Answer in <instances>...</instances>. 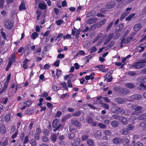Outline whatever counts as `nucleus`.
Instances as JSON below:
<instances>
[{
  "instance_id": "6",
  "label": "nucleus",
  "mask_w": 146,
  "mask_h": 146,
  "mask_svg": "<svg viewBox=\"0 0 146 146\" xmlns=\"http://www.w3.org/2000/svg\"><path fill=\"white\" fill-rule=\"evenodd\" d=\"M80 34V31L76 29L75 27L72 30L71 34L72 35H75L76 37H78Z\"/></svg>"
},
{
  "instance_id": "8",
  "label": "nucleus",
  "mask_w": 146,
  "mask_h": 146,
  "mask_svg": "<svg viewBox=\"0 0 146 146\" xmlns=\"http://www.w3.org/2000/svg\"><path fill=\"white\" fill-rule=\"evenodd\" d=\"M123 141L122 139L119 137H116L113 139V142L115 144H119Z\"/></svg>"
},
{
  "instance_id": "9",
  "label": "nucleus",
  "mask_w": 146,
  "mask_h": 146,
  "mask_svg": "<svg viewBox=\"0 0 146 146\" xmlns=\"http://www.w3.org/2000/svg\"><path fill=\"white\" fill-rule=\"evenodd\" d=\"M112 110L115 113L119 114L122 112V108L118 107H113L112 108Z\"/></svg>"
},
{
  "instance_id": "51",
  "label": "nucleus",
  "mask_w": 146,
  "mask_h": 146,
  "mask_svg": "<svg viewBox=\"0 0 146 146\" xmlns=\"http://www.w3.org/2000/svg\"><path fill=\"white\" fill-rule=\"evenodd\" d=\"M130 76H134L136 74V73L133 71L129 72L127 73Z\"/></svg>"
},
{
  "instance_id": "57",
  "label": "nucleus",
  "mask_w": 146,
  "mask_h": 146,
  "mask_svg": "<svg viewBox=\"0 0 146 146\" xmlns=\"http://www.w3.org/2000/svg\"><path fill=\"white\" fill-rule=\"evenodd\" d=\"M61 84L62 86V87L64 88L65 89H66L67 88V84L66 83L64 82L61 83Z\"/></svg>"
},
{
  "instance_id": "27",
  "label": "nucleus",
  "mask_w": 146,
  "mask_h": 146,
  "mask_svg": "<svg viewBox=\"0 0 146 146\" xmlns=\"http://www.w3.org/2000/svg\"><path fill=\"white\" fill-rule=\"evenodd\" d=\"M58 123V119H55L53 121L52 127L54 128L56 127Z\"/></svg>"
},
{
  "instance_id": "48",
  "label": "nucleus",
  "mask_w": 146,
  "mask_h": 146,
  "mask_svg": "<svg viewBox=\"0 0 146 146\" xmlns=\"http://www.w3.org/2000/svg\"><path fill=\"white\" fill-rule=\"evenodd\" d=\"M71 38V36L69 34H67L66 35L64 36L63 37V39L64 40H65L68 39H70Z\"/></svg>"
},
{
  "instance_id": "5",
  "label": "nucleus",
  "mask_w": 146,
  "mask_h": 146,
  "mask_svg": "<svg viewBox=\"0 0 146 146\" xmlns=\"http://www.w3.org/2000/svg\"><path fill=\"white\" fill-rule=\"evenodd\" d=\"M133 38V37H127L126 38H123L122 39L121 43L122 44H126L130 42L131 40Z\"/></svg>"
},
{
  "instance_id": "25",
  "label": "nucleus",
  "mask_w": 146,
  "mask_h": 146,
  "mask_svg": "<svg viewBox=\"0 0 146 146\" xmlns=\"http://www.w3.org/2000/svg\"><path fill=\"white\" fill-rule=\"evenodd\" d=\"M145 88L146 86L142 83H141L140 85L137 87L138 90H145Z\"/></svg>"
},
{
  "instance_id": "58",
  "label": "nucleus",
  "mask_w": 146,
  "mask_h": 146,
  "mask_svg": "<svg viewBox=\"0 0 146 146\" xmlns=\"http://www.w3.org/2000/svg\"><path fill=\"white\" fill-rule=\"evenodd\" d=\"M49 133V130L47 129H44L43 131V133L45 135H47Z\"/></svg>"
},
{
  "instance_id": "11",
  "label": "nucleus",
  "mask_w": 146,
  "mask_h": 146,
  "mask_svg": "<svg viewBox=\"0 0 146 146\" xmlns=\"http://www.w3.org/2000/svg\"><path fill=\"white\" fill-rule=\"evenodd\" d=\"M86 120L88 123L92 124L93 126H96L97 125L96 123V122H93L92 119L89 116L86 117Z\"/></svg>"
},
{
  "instance_id": "64",
  "label": "nucleus",
  "mask_w": 146,
  "mask_h": 146,
  "mask_svg": "<svg viewBox=\"0 0 146 146\" xmlns=\"http://www.w3.org/2000/svg\"><path fill=\"white\" fill-rule=\"evenodd\" d=\"M75 136V134L73 133H71L69 136V138L70 139H72Z\"/></svg>"
},
{
  "instance_id": "15",
  "label": "nucleus",
  "mask_w": 146,
  "mask_h": 146,
  "mask_svg": "<svg viewBox=\"0 0 146 146\" xmlns=\"http://www.w3.org/2000/svg\"><path fill=\"white\" fill-rule=\"evenodd\" d=\"M46 6L47 5L44 2L40 3L38 4L39 7L41 9H45L46 8Z\"/></svg>"
},
{
  "instance_id": "38",
  "label": "nucleus",
  "mask_w": 146,
  "mask_h": 146,
  "mask_svg": "<svg viewBox=\"0 0 146 146\" xmlns=\"http://www.w3.org/2000/svg\"><path fill=\"white\" fill-rule=\"evenodd\" d=\"M101 132L99 131H97L95 134V137H98L101 136Z\"/></svg>"
},
{
  "instance_id": "59",
  "label": "nucleus",
  "mask_w": 146,
  "mask_h": 146,
  "mask_svg": "<svg viewBox=\"0 0 146 146\" xmlns=\"http://www.w3.org/2000/svg\"><path fill=\"white\" fill-rule=\"evenodd\" d=\"M64 55L63 54H58L57 56V58H64Z\"/></svg>"
},
{
  "instance_id": "35",
  "label": "nucleus",
  "mask_w": 146,
  "mask_h": 146,
  "mask_svg": "<svg viewBox=\"0 0 146 146\" xmlns=\"http://www.w3.org/2000/svg\"><path fill=\"white\" fill-rule=\"evenodd\" d=\"M98 126L102 129H106L107 128V126L103 123H98Z\"/></svg>"
},
{
  "instance_id": "30",
  "label": "nucleus",
  "mask_w": 146,
  "mask_h": 146,
  "mask_svg": "<svg viewBox=\"0 0 146 146\" xmlns=\"http://www.w3.org/2000/svg\"><path fill=\"white\" fill-rule=\"evenodd\" d=\"M38 36V33L36 32H35L33 33L31 36V38L35 40L36 37Z\"/></svg>"
},
{
  "instance_id": "42",
  "label": "nucleus",
  "mask_w": 146,
  "mask_h": 146,
  "mask_svg": "<svg viewBox=\"0 0 146 146\" xmlns=\"http://www.w3.org/2000/svg\"><path fill=\"white\" fill-rule=\"evenodd\" d=\"M5 120L7 122H9L10 120V115L8 114L6 115L5 117Z\"/></svg>"
},
{
  "instance_id": "4",
  "label": "nucleus",
  "mask_w": 146,
  "mask_h": 146,
  "mask_svg": "<svg viewBox=\"0 0 146 146\" xmlns=\"http://www.w3.org/2000/svg\"><path fill=\"white\" fill-rule=\"evenodd\" d=\"M106 23V20L105 19H102L100 22L98 24H94L92 26H96L98 28H100L104 25Z\"/></svg>"
},
{
  "instance_id": "21",
  "label": "nucleus",
  "mask_w": 146,
  "mask_h": 146,
  "mask_svg": "<svg viewBox=\"0 0 146 146\" xmlns=\"http://www.w3.org/2000/svg\"><path fill=\"white\" fill-rule=\"evenodd\" d=\"M139 127H141L143 129L146 130V120L142 121L141 123L139 125Z\"/></svg>"
},
{
  "instance_id": "50",
  "label": "nucleus",
  "mask_w": 146,
  "mask_h": 146,
  "mask_svg": "<svg viewBox=\"0 0 146 146\" xmlns=\"http://www.w3.org/2000/svg\"><path fill=\"white\" fill-rule=\"evenodd\" d=\"M114 34L113 33H111L109 35L107 38L109 40H110L112 38Z\"/></svg>"
},
{
  "instance_id": "54",
  "label": "nucleus",
  "mask_w": 146,
  "mask_h": 146,
  "mask_svg": "<svg viewBox=\"0 0 146 146\" xmlns=\"http://www.w3.org/2000/svg\"><path fill=\"white\" fill-rule=\"evenodd\" d=\"M92 56L91 55H89L88 56H86L85 57V59L86 60L87 62H88L89 60L91 58Z\"/></svg>"
},
{
  "instance_id": "49",
  "label": "nucleus",
  "mask_w": 146,
  "mask_h": 146,
  "mask_svg": "<svg viewBox=\"0 0 146 146\" xmlns=\"http://www.w3.org/2000/svg\"><path fill=\"white\" fill-rule=\"evenodd\" d=\"M60 62V61L59 60H57L54 62V65L56 67H58L59 66Z\"/></svg>"
},
{
  "instance_id": "7",
  "label": "nucleus",
  "mask_w": 146,
  "mask_h": 146,
  "mask_svg": "<svg viewBox=\"0 0 146 146\" xmlns=\"http://www.w3.org/2000/svg\"><path fill=\"white\" fill-rule=\"evenodd\" d=\"M142 27L141 24L140 23L135 24L134 26L133 29L135 31L137 32L139 31Z\"/></svg>"
},
{
  "instance_id": "61",
  "label": "nucleus",
  "mask_w": 146,
  "mask_h": 146,
  "mask_svg": "<svg viewBox=\"0 0 146 146\" xmlns=\"http://www.w3.org/2000/svg\"><path fill=\"white\" fill-rule=\"evenodd\" d=\"M62 5L63 7H64L67 5V4L66 0H64L62 2Z\"/></svg>"
},
{
  "instance_id": "56",
  "label": "nucleus",
  "mask_w": 146,
  "mask_h": 146,
  "mask_svg": "<svg viewBox=\"0 0 146 146\" xmlns=\"http://www.w3.org/2000/svg\"><path fill=\"white\" fill-rule=\"evenodd\" d=\"M138 79L142 80V81L144 82H146V77L145 76L141 77L139 78Z\"/></svg>"
},
{
  "instance_id": "1",
  "label": "nucleus",
  "mask_w": 146,
  "mask_h": 146,
  "mask_svg": "<svg viewBox=\"0 0 146 146\" xmlns=\"http://www.w3.org/2000/svg\"><path fill=\"white\" fill-rule=\"evenodd\" d=\"M132 67H134L135 69H140L145 67V65L143 64L140 60L139 61L134 63L132 65Z\"/></svg>"
},
{
  "instance_id": "12",
  "label": "nucleus",
  "mask_w": 146,
  "mask_h": 146,
  "mask_svg": "<svg viewBox=\"0 0 146 146\" xmlns=\"http://www.w3.org/2000/svg\"><path fill=\"white\" fill-rule=\"evenodd\" d=\"M131 108L133 110H135L136 111H138L141 110L142 108L140 106H137L135 104H133L131 106Z\"/></svg>"
},
{
  "instance_id": "44",
  "label": "nucleus",
  "mask_w": 146,
  "mask_h": 146,
  "mask_svg": "<svg viewBox=\"0 0 146 146\" xmlns=\"http://www.w3.org/2000/svg\"><path fill=\"white\" fill-rule=\"evenodd\" d=\"M9 83L8 82H5L4 83V85L3 86V89L6 91L7 88L8 86Z\"/></svg>"
},
{
  "instance_id": "10",
  "label": "nucleus",
  "mask_w": 146,
  "mask_h": 146,
  "mask_svg": "<svg viewBox=\"0 0 146 146\" xmlns=\"http://www.w3.org/2000/svg\"><path fill=\"white\" fill-rule=\"evenodd\" d=\"M142 98V96L139 94L133 95L131 96L130 97L131 99L137 100H141Z\"/></svg>"
},
{
  "instance_id": "31",
  "label": "nucleus",
  "mask_w": 146,
  "mask_h": 146,
  "mask_svg": "<svg viewBox=\"0 0 146 146\" xmlns=\"http://www.w3.org/2000/svg\"><path fill=\"white\" fill-rule=\"evenodd\" d=\"M80 139L79 138L76 139L74 141V144L76 146L79 145L80 142Z\"/></svg>"
},
{
  "instance_id": "14",
  "label": "nucleus",
  "mask_w": 146,
  "mask_h": 146,
  "mask_svg": "<svg viewBox=\"0 0 146 146\" xmlns=\"http://www.w3.org/2000/svg\"><path fill=\"white\" fill-rule=\"evenodd\" d=\"M119 120L120 122L125 125H126L128 123V120L125 118L123 117H120Z\"/></svg>"
},
{
  "instance_id": "34",
  "label": "nucleus",
  "mask_w": 146,
  "mask_h": 146,
  "mask_svg": "<svg viewBox=\"0 0 146 146\" xmlns=\"http://www.w3.org/2000/svg\"><path fill=\"white\" fill-rule=\"evenodd\" d=\"M127 127L128 128L127 129L129 130H129H133L134 129L135 127L132 124H130L128 125L127 126Z\"/></svg>"
},
{
  "instance_id": "47",
  "label": "nucleus",
  "mask_w": 146,
  "mask_h": 146,
  "mask_svg": "<svg viewBox=\"0 0 146 146\" xmlns=\"http://www.w3.org/2000/svg\"><path fill=\"white\" fill-rule=\"evenodd\" d=\"M63 22L62 20H58L56 21V23L58 26L60 25Z\"/></svg>"
},
{
  "instance_id": "52",
  "label": "nucleus",
  "mask_w": 146,
  "mask_h": 146,
  "mask_svg": "<svg viewBox=\"0 0 146 146\" xmlns=\"http://www.w3.org/2000/svg\"><path fill=\"white\" fill-rule=\"evenodd\" d=\"M68 86L69 87L72 88V85L71 83V81L70 79H69L67 82Z\"/></svg>"
},
{
  "instance_id": "53",
  "label": "nucleus",
  "mask_w": 146,
  "mask_h": 146,
  "mask_svg": "<svg viewBox=\"0 0 146 146\" xmlns=\"http://www.w3.org/2000/svg\"><path fill=\"white\" fill-rule=\"evenodd\" d=\"M133 146H143V144L140 142H138L134 143Z\"/></svg>"
},
{
  "instance_id": "60",
  "label": "nucleus",
  "mask_w": 146,
  "mask_h": 146,
  "mask_svg": "<svg viewBox=\"0 0 146 146\" xmlns=\"http://www.w3.org/2000/svg\"><path fill=\"white\" fill-rule=\"evenodd\" d=\"M82 139L83 140H85L88 138V136L86 135H84L82 137Z\"/></svg>"
},
{
  "instance_id": "40",
  "label": "nucleus",
  "mask_w": 146,
  "mask_h": 146,
  "mask_svg": "<svg viewBox=\"0 0 146 146\" xmlns=\"http://www.w3.org/2000/svg\"><path fill=\"white\" fill-rule=\"evenodd\" d=\"M104 134L107 135H110L111 133V132L109 130H105L104 131Z\"/></svg>"
},
{
  "instance_id": "18",
  "label": "nucleus",
  "mask_w": 146,
  "mask_h": 146,
  "mask_svg": "<svg viewBox=\"0 0 146 146\" xmlns=\"http://www.w3.org/2000/svg\"><path fill=\"white\" fill-rule=\"evenodd\" d=\"M71 121L72 123L74 124L77 127H80L81 125L80 124L77 119H72L71 120Z\"/></svg>"
},
{
  "instance_id": "46",
  "label": "nucleus",
  "mask_w": 146,
  "mask_h": 146,
  "mask_svg": "<svg viewBox=\"0 0 146 146\" xmlns=\"http://www.w3.org/2000/svg\"><path fill=\"white\" fill-rule=\"evenodd\" d=\"M42 140L44 142H46L49 140V138L46 136H43L42 137Z\"/></svg>"
},
{
  "instance_id": "20",
  "label": "nucleus",
  "mask_w": 146,
  "mask_h": 146,
  "mask_svg": "<svg viewBox=\"0 0 146 146\" xmlns=\"http://www.w3.org/2000/svg\"><path fill=\"white\" fill-rule=\"evenodd\" d=\"M119 123L118 121L114 120L111 122V125L114 127H117L118 126Z\"/></svg>"
},
{
  "instance_id": "13",
  "label": "nucleus",
  "mask_w": 146,
  "mask_h": 146,
  "mask_svg": "<svg viewBox=\"0 0 146 146\" xmlns=\"http://www.w3.org/2000/svg\"><path fill=\"white\" fill-rule=\"evenodd\" d=\"M120 133L123 135H127L129 133V131L128 129H122L120 130Z\"/></svg>"
},
{
  "instance_id": "2",
  "label": "nucleus",
  "mask_w": 146,
  "mask_h": 146,
  "mask_svg": "<svg viewBox=\"0 0 146 146\" xmlns=\"http://www.w3.org/2000/svg\"><path fill=\"white\" fill-rule=\"evenodd\" d=\"M4 25L5 28L9 29H11L13 26V24L11 21L9 20H6L4 23Z\"/></svg>"
},
{
  "instance_id": "33",
  "label": "nucleus",
  "mask_w": 146,
  "mask_h": 146,
  "mask_svg": "<svg viewBox=\"0 0 146 146\" xmlns=\"http://www.w3.org/2000/svg\"><path fill=\"white\" fill-rule=\"evenodd\" d=\"M30 144L32 146H36V141L34 139H32L29 141Z\"/></svg>"
},
{
  "instance_id": "22",
  "label": "nucleus",
  "mask_w": 146,
  "mask_h": 146,
  "mask_svg": "<svg viewBox=\"0 0 146 146\" xmlns=\"http://www.w3.org/2000/svg\"><path fill=\"white\" fill-rule=\"evenodd\" d=\"M50 138L52 141L54 142L56 141L57 136L56 134H52L50 136Z\"/></svg>"
},
{
  "instance_id": "43",
  "label": "nucleus",
  "mask_w": 146,
  "mask_h": 146,
  "mask_svg": "<svg viewBox=\"0 0 146 146\" xmlns=\"http://www.w3.org/2000/svg\"><path fill=\"white\" fill-rule=\"evenodd\" d=\"M113 22L112 21L108 25L106 29L107 32L111 28V26L113 25Z\"/></svg>"
},
{
  "instance_id": "23",
  "label": "nucleus",
  "mask_w": 146,
  "mask_h": 146,
  "mask_svg": "<svg viewBox=\"0 0 146 146\" xmlns=\"http://www.w3.org/2000/svg\"><path fill=\"white\" fill-rule=\"evenodd\" d=\"M87 143L89 146H94L95 144L93 141L90 139H88L87 140Z\"/></svg>"
},
{
  "instance_id": "45",
  "label": "nucleus",
  "mask_w": 146,
  "mask_h": 146,
  "mask_svg": "<svg viewBox=\"0 0 146 146\" xmlns=\"http://www.w3.org/2000/svg\"><path fill=\"white\" fill-rule=\"evenodd\" d=\"M129 141L127 137H125L123 143L124 145H126L129 143Z\"/></svg>"
},
{
  "instance_id": "32",
  "label": "nucleus",
  "mask_w": 146,
  "mask_h": 146,
  "mask_svg": "<svg viewBox=\"0 0 146 146\" xmlns=\"http://www.w3.org/2000/svg\"><path fill=\"white\" fill-rule=\"evenodd\" d=\"M19 9L21 11L24 10L26 9L25 5L24 3H21L19 6Z\"/></svg>"
},
{
  "instance_id": "39",
  "label": "nucleus",
  "mask_w": 146,
  "mask_h": 146,
  "mask_svg": "<svg viewBox=\"0 0 146 146\" xmlns=\"http://www.w3.org/2000/svg\"><path fill=\"white\" fill-rule=\"evenodd\" d=\"M135 15L134 13H132L130 14L128 17H127L125 19L126 21H130L131 18Z\"/></svg>"
},
{
  "instance_id": "28",
  "label": "nucleus",
  "mask_w": 146,
  "mask_h": 146,
  "mask_svg": "<svg viewBox=\"0 0 146 146\" xmlns=\"http://www.w3.org/2000/svg\"><path fill=\"white\" fill-rule=\"evenodd\" d=\"M138 119L140 120H144L146 119V113L140 115L138 117Z\"/></svg>"
},
{
  "instance_id": "55",
  "label": "nucleus",
  "mask_w": 146,
  "mask_h": 146,
  "mask_svg": "<svg viewBox=\"0 0 146 146\" xmlns=\"http://www.w3.org/2000/svg\"><path fill=\"white\" fill-rule=\"evenodd\" d=\"M102 106L105 108L108 109L109 108V106L107 104L105 103H103L102 104Z\"/></svg>"
},
{
  "instance_id": "24",
  "label": "nucleus",
  "mask_w": 146,
  "mask_h": 146,
  "mask_svg": "<svg viewBox=\"0 0 146 146\" xmlns=\"http://www.w3.org/2000/svg\"><path fill=\"white\" fill-rule=\"evenodd\" d=\"M126 87L129 88H134L135 86V85L131 83H127L125 84Z\"/></svg>"
},
{
  "instance_id": "16",
  "label": "nucleus",
  "mask_w": 146,
  "mask_h": 146,
  "mask_svg": "<svg viewBox=\"0 0 146 146\" xmlns=\"http://www.w3.org/2000/svg\"><path fill=\"white\" fill-rule=\"evenodd\" d=\"M115 6V3L114 2H111L107 3L106 5V7L108 9L113 8Z\"/></svg>"
},
{
  "instance_id": "19",
  "label": "nucleus",
  "mask_w": 146,
  "mask_h": 146,
  "mask_svg": "<svg viewBox=\"0 0 146 146\" xmlns=\"http://www.w3.org/2000/svg\"><path fill=\"white\" fill-rule=\"evenodd\" d=\"M115 101L119 104H123L125 102V100L124 99L121 98H117L115 99Z\"/></svg>"
},
{
  "instance_id": "41",
  "label": "nucleus",
  "mask_w": 146,
  "mask_h": 146,
  "mask_svg": "<svg viewBox=\"0 0 146 146\" xmlns=\"http://www.w3.org/2000/svg\"><path fill=\"white\" fill-rule=\"evenodd\" d=\"M81 114V112L80 111H76L74 113H73V115L77 117L79 116Z\"/></svg>"
},
{
  "instance_id": "62",
  "label": "nucleus",
  "mask_w": 146,
  "mask_h": 146,
  "mask_svg": "<svg viewBox=\"0 0 146 146\" xmlns=\"http://www.w3.org/2000/svg\"><path fill=\"white\" fill-rule=\"evenodd\" d=\"M1 34L3 38L5 39H6V37L5 35V34L3 31H1Z\"/></svg>"
},
{
  "instance_id": "37",
  "label": "nucleus",
  "mask_w": 146,
  "mask_h": 146,
  "mask_svg": "<svg viewBox=\"0 0 146 146\" xmlns=\"http://www.w3.org/2000/svg\"><path fill=\"white\" fill-rule=\"evenodd\" d=\"M112 116L113 119L117 120H119L120 117V115L116 114H114L112 115Z\"/></svg>"
},
{
  "instance_id": "17",
  "label": "nucleus",
  "mask_w": 146,
  "mask_h": 146,
  "mask_svg": "<svg viewBox=\"0 0 146 146\" xmlns=\"http://www.w3.org/2000/svg\"><path fill=\"white\" fill-rule=\"evenodd\" d=\"M97 18H94L92 19H90L88 20L87 21V23L89 24H92L96 22L97 21Z\"/></svg>"
},
{
  "instance_id": "26",
  "label": "nucleus",
  "mask_w": 146,
  "mask_h": 146,
  "mask_svg": "<svg viewBox=\"0 0 146 146\" xmlns=\"http://www.w3.org/2000/svg\"><path fill=\"white\" fill-rule=\"evenodd\" d=\"M32 103V102L31 101L27 100L24 102V104L26 107H30Z\"/></svg>"
},
{
  "instance_id": "36",
  "label": "nucleus",
  "mask_w": 146,
  "mask_h": 146,
  "mask_svg": "<svg viewBox=\"0 0 146 146\" xmlns=\"http://www.w3.org/2000/svg\"><path fill=\"white\" fill-rule=\"evenodd\" d=\"M98 49L96 48L95 46H93L90 49V53H91L93 52H96Z\"/></svg>"
},
{
  "instance_id": "63",
  "label": "nucleus",
  "mask_w": 146,
  "mask_h": 146,
  "mask_svg": "<svg viewBox=\"0 0 146 146\" xmlns=\"http://www.w3.org/2000/svg\"><path fill=\"white\" fill-rule=\"evenodd\" d=\"M8 144V141L7 140H5L2 143V145L3 146H5Z\"/></svg>"
},
{
  "instance_id": "29",
  "label": "nucleus",
  "mask_w": 146,
  "mask_h": 146,
  "mask_svg": "<svg viewBox=\"0 0 146 146\" xmlns=\"http://www.w3.org/2000/svg\"><path fill=\"white\" fill-rule=\"evenodd\" d=\"M6 131V128L4 125H2L0 127V132L2 134H4Z\"/></svg>"
},
{
  "instance_id": "3",
  "label": "nucleus",
  "mask_w": 146,
  "mask_h": 146,
  "mask_svg": "<svg viewBox=\"0 0 146 146\" xmlns=\"http://www.w3.org/2000/svg\"><path fill=\"white\" fill-rule=\"evenodd\" d=\"M36 132L34 135V137L36 140H38L40 138V134L41 133V129L39 128H37Z\"/></svg>"
}]
</instances>
